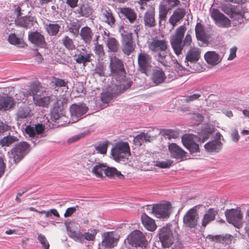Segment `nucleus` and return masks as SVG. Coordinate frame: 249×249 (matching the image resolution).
<instances>
[{
  "mask_svg": "<svg viewBox=\"0 0 249 249\" xmlns=\"http://www.w3.org/2000/svg\"><path fill=\"white\" fill-rule=\"evenodd\" d=\"M186 30V27L184 26H180L176 29L175 33L170 37V41L171 47L177 56L182 54L185 46H190L192 43L191 36L189 34V32L183 40Z\"/></svg>",
  "mask_w": 249,
  "mask_h": 249,
  "instance_id": "1",
  "label": "nucleus"
},
{
  "mask_svg": "<svg viewBox=\"0 0 249 249\" xmlns=\"http://www.w3.org/2000/svg\"><path fill=\"white\" fill-rule=\"evenodd\" d=\"M198 135L199 136L193 134H185L181 138L183 145L192 154L199 152V144L197 142H200V143L204 142L209 138V133Z\"/></svg>",
  "mask_w": 249,
  "mask_h": 249,
  "instance_id": "2",
  "label": "nucleus"
},
{
  "mask_svg": "<svg viewBox=\"0 0 249 249\" xmlns=\"http://www.w3.org/2000/svg\"><path fill=\"white\" fill-rule=\"evenodd\" d=\"M44 125L41 124H37L35 125H28L25 128L26 137H28L34 146L38 143L41 139L44 136Z\"/></svg>",
  "mask_w": 249,
  "mask_h": 249,
  "instance_id": "3",
  "label": "nucleus"
},
{
  "mask_svg": "<svg viewBox=\"0 0 249 249\" xmlns=\"http://www.w3.org/2000/svg\"><path fill=\"white\" fill-rule=\"evenodd\" d=\"M122 39V50L126 55H129L134 50L136 45L132 38V34L127 30L121 27L119 29Z\"/></svg>",
  "mask_w": 249,
  "mask_h": 249,
  "instance_id": "4",
  "label": "nucleus"
},
{
  "mask_svg": "<svg viewBox=\"0 0 249 249\" xmlns=\"http://www.w3.org/2000/svg\"><path fill=\"white\" fill-rule=\"evenodd\" d=\"M128 243L133 249H146L147 242L143 233L140 231L135 230L127 238Z\"/></svg>",
  "mask_w": 249,
  "mask_h": 249,
  "instance_id": "5",
  "label": "nucleus"
},
{
  "mask_svg": "<svg viewBox=\"0 0 249 249\" xmlns=\"http://www.w3.org/2000/svg\"><path fill=\"white\" fill-rule=\"evenodd\" d=\"M111 155L116 161L128 159L130 155L129 146L126 142H119L111 149Z\"/></svg>",
  "mask_w": 249,
  "mask_h": 249,
  "instance_id": "6",
  "label": "nucleus"
},
{
  "mask_svg": "<svg viewBox=\"0 0 249 249\" xmlns=\"http://www.w3.org/2000/svg\"><path fill=\"white\" fill-rule=\"evenodd\" d=\"M109 67L113 76L117 81L124 80L125 70L123 61L116 56L112 57L110 61Z\"/></svg>",
  "mask_w": 249,
  "mask_h": 249,
  "instance_id": "7",
  "label": "nucleus"
},
{
  "mask_svg": "<svg viewBox=\"0 0 249 249\" xmlns=\"http://www.w3.org/2000/svg\"><path fill=\"white\" fill-rule=\"evenodd\" d=\"M170 227L166 225L160 228L159 231V238L164 248L170 247L174 242V237Z\"/></svg>",
  "mask_w": 249,
  "mask_h": 249,
  "instance_id": "8",
  "label": "nucleus"
},
{
  "mask_svg": "<svg viewBox=\"0 0 249 249\" xmlns=\"http://www.w3.org/2000/svg\"><path fill=\"white\" fill-rule=\"evenodd\" d=\"M148 209L151 213L159 218H168L170 214L171 205L169 202L156 204L153 206H149Z\"/></svg>",
  "mask_w": 249,
  "mask_h": 249,
  "instance_id": "9",
  "label": "nucleus"
},
{
  "mask_svg": "<svg viewBox=\"0 0 249 249\" xmlns=\"http://www.w3.org/2000/svg\"><path fill=\"white\" fill-rule=\"evenodd\" d=\"M30 151V145L26 142H21L16 144L12 149L15 163L19 162Z\"/></svg>",
  "mask_w": 249,
  "mask_h": 249,
  "instance_id": "10",
  "label": "nucleus"
},
{
  "mask_svg": "<svg viewBox=\"0 0 249 249\" xmlns=\"http://www.w3.org/2000/svg\"><path fill=\"white\" fill-rule=\"evenodd\" d=\"M138 62L139 71L142 73L146 74L152 67V57L145 52L141 50L138 56Z\"/></svg>",
  "mask_w": 249,
  "mask_h": 249,
  "instance_id": "11",
  "label": "nucleus"
},
{
  "mask_svg": "<svg viewBox=\"0 0 249 249\" xmlns=\"http://www.w3.org/2000/svg\"><path fill=\"white\" fill-rule=\"evenodd\" d=\"M15 23L17 26L27 29L37 24V20L36 17L32 15H26L16 17Z\"/></svg>",
  "mask_w": 249,
  "mask_h": 249,
  "instance_id": "12",
  "label": "nucleus"
},
{
  "mask_svg": "<svg viewBox=\"0 0 249 249\" xmlns=\"http://www.w3.org/2000/svg\"><path fill=\"white\" fill-rule=\"evenodd\" d=\"M198 219V214L196 211V207L190 209L184 216L183 222L184 225L188 228H195L197 226Z\"/></svg>",
  "mask_w": 249,
  "mask_h": 249,
  "instance_id": "13",
  "label": "nucleus"
},
{
  "mask_svg": "<svg viewBox=\"0 0 249 249\" xmlns=\"http://www.w3.org/2000/svg\"><path fill=\"white\" fill-rule=\"evenodd\" d=\"M227 221L235 227L239 228L242 225V214L239 209H231L225 212Z\"/></svg>",
  "mask_w": 249,
  "mask_h": 249,
  "instance_id": "14",
  "label": "nucleus"
},
{
  "mask_svg": "<svg viewBox=\"0 0 249 249\" xmlns=\"http://www.w3.org/2000/svg\"><path fill=\"white\" fill-rule=\"evenodd\" d=\"M88 107L84 104H73L70 108V111L73 122H76L88 111Z\"/></svg>",
  "mask_w": 249,
  "mask_h": 249,
  "instance_id": "15",
  "label": "nucleus"
},
{
  "mask_svg": "<svg viewBox=\"0 0 249 249\" xmlns=\"http://www.w3.org/2000/svg\"><path fill=\"white\" fill-rule=\"evenodd\" d=\"M157 61L165 67H169L171 65L170 61H172L176 68L179 70L183 69L182 66L178 62L174 56L172 54H167V52H162L160 54V57L157 58Z\"/></svg>",
  "mask_w": 249,
  "mask_h": 249,
  "instance_id": "16",
  "label": "nucleus"
},
{
  "mask_svg": "<svg viewBox=\"0 0 249 249\" xmlns=\"http://www.w3.org/2000/svg\"><path fill=\"white\" fill-rule=\"evenodd\" d=\"M211 17L219 27L227 28L231 25L229 19L223 14L220 12L219 10L213 9L211 14Z\"/></svg>",
  "mask_w": 249,
  "mask_h": 249,
  "instance_id": "17",
  "label": "nucleus"
},
{
  "mask_svg": "<svg viewBox=\"0 0 249 249\" xmlns=\"http://www.w3.org/2000/svg\"><path fill=\"white\" fill-rule=\"evenodd\" d=\"M51 119L60 125H64L68 123V119L65 115V111H63V107H53L51 112Z\"/></svg>",
  "mask_w": 249,
  "mask_h": 249,
  "instance_id": "18",
  "label": "nucleus"
},
{
  "mask_svg": "<svg viewBox=\"0 0 249 249\" xmlns=\"http://www.w3.org/2000/svg\"><path fill=\"white\" fill-rule=\"evenodd\" d=\"M168 149L172 158L181 161L186 157L187 152L175 143L169 144Z\"/></svg>",
  "mask_w": 249,
  "mask_h": 249,
  "instance_id": "19",
  "label": "nucleus"
},
{
  "mask_svg": "<svg viewBox=\"0 0 249 249\" xmlns=\"http://www.w3.org/2000/svg\"><path fill=\"white\" fill-rule=\"evenodd\" d=\"M119 81L120 82L119 85L112 84L107 90L113 97L124 91L129 88L131 85V82H125L124 80Z\"/></svg>",
  "mask_w": 249,
  "mask_h": 249,
  "instance_id": "20",
  "label": "nucleus"
},
{
  "mask_svg": "<svg viewBox=\"0 0 249 249\" xmlns=\"http://www.w3.org/2000/svg\"><path fill=\"white\" fill-rule=\"evenodd\" d=\"M102 246L105 249H111L117 244L118 239L115 237L113 231L106 232L102 234Z\"/></svg>",
  "mask_w": 249,
  "mask_h": 249,
  "instance_id": "21",
  "label": "nucleus"
},
{
  "mask_svg": "<svg viewBox=\"0 0 249 249\" xmlns=\"http://www.w3.org/2000/svg\"><path fill=\"white\" fill-rule=\"evenodd\" d=\"M149 49L152 52H159L158 57H160V54L162 52H167V42L165 40L154 39L149 44Z\"/></svg>",
  "mask_w": 249,
  "mask_h": 249,
  "instance_id": "22",
  "label": "nucleus"
},
{
  "mask_svg": "<svg viewBox=\"0 0 249 249\" xmlns=\"http://www.w3.org/2000/svg\"><path fill=\"white\" fill-rule=\"evenodd\" d=\"M28 39L32 44L40 48H44L46 45L44 36L38 31L29 32Z\"/></svg>",
  "mask_w": 249,
  "mask_h": 249,
  "instance_id": "23",
  "label": "nucleus"
},
{
  "mask_svg": "<svg viewBox=\"0 0 249 249\" xmlns=\"http://www.w3.org/2000/svg\"><path fill=\"white\" fill-rule=\"evenodd\" d=\"M14 11L16 17L26 15L31 13L32 7L28 1L21 2L13 6Z\"/></svg>",
  "mask_w": 249,
  "mask_h": 249,
  "instance_id": "24",
  "label": "nucleus"
},
{
  "mask_svg": "<svg viewBox=\"0 0 249 249\" xmlns=\"http://www.w3.org/2000/svg\"><path fill=\"white\" fill-rule=\"evenodd\" d=\"M154 131V129H151L146 133L142 132L141 134L137 135L134 138V142L140 146L142 145V142H150L153 140L156 136L152 134V132Z\"/></svg>",
  "mask_w": 249,
  "mask_h": 249,
  "instance_id": "25",
  "label": "nucleus"
},
{
  "mask_svg": "<svg viewBox=\"0 0 249 249\" xmlns=\"http://www.w3.org/2000/svg\"><path fill=\"white\" fill-rule=\"evenodd\" d=\"M223 58L221 55L214 51H208L204 55L206 61L210 65L215 66L219 63Z\"/></svg>",
  "mask_w": 249,
  "mask_h": 249,
  "instance_id": "26",
  "label": "nucleus"
},
{
  "mask_svg": "<svg viewBox=\"0 0 249 249\" xmlns=\"http://www.w3.org/2000/svg\"><path fill=\"white\" fill-rule=\"evenodd\" d=\"M222 147V142L217 139L208 142L204 145L205 150L210 153H218L221 150Z\"/></svg>",
  "mask_w": 249,
  "mask_h": 249,
  "instance_id": "27",
  "label": "nucleus"
},
{
  "mask_svg": "<svg viewBox=\"0 0 249 249\" xmlns=\"http://www.w3.org/2000/svg\"><path fill=\"white\" fill-rule=\"evenodd\" d=\"M200 52L199 49L196 48H191L187 53L185 62L189 66L188 62L195 63L197 62L200 57Z\"/></svg>",
  "mask_w": 249,
  "mask_h": 249,
  "instance_id": "28",
  "label": "nucleus"
},
{
  "mask_svg": "<svg viewBox=\"0 0 249 249\" xmlns=\"http://www.w3.org/2000/svg\"><path fill=\"white\" fill-rule=\"evenodd\" d=\"M79 35L86 44H89L92 40L93 33L90 28L86 26L81 29Z\"/></svg>",
  "mask_w": 249,
  "mask_h": 249,
  "instance_id": "29",
  "label": "nucleus"
},
{
  "mask_svg": "<svg viewBox=\"0 0 249 249\" xmlns=\"http://www.w3.org/2000/svg\"><path fill=\"white\" fill-rule=\"evenodd\" d=\"M207 238L213 242L225 244L226 245L230 244L232 240L231 236L227 234L225 235H216L214 236L208 235Z\"/></svg>",
  "mask_w": 249,
  "mask_h": 249,
  "instance_id": "30",
  "label": "nucleus"
},
{
  "mask_svg": "<svg viewBox=\"0 0 249 249\" xmlns=\"http://www.w3.org/2000/svg\"><path fill=\"white\" fill-rule=\"evenodd\" d=\"M217 213V211L213 208L209 209L203 215L201 226L204 228L206 227L210 222L215 219Z\"/></svg>",
  "mask_w": 249,
  "mask_h": 249,
  "instance_id": "31",
  "label": "nucleus"
},
{
  "mask_svg": "<svg viewBox=\"0 0 249 249\" xmlns=\"http://www.w3.org/2000/svg\"><path fill=\"white\" fill-rule=\"evenodd\" d=\"M165 79V74L162 70L156 69L153 71L152 75V81L156 85L163 83Z\"/></svg>",
  "mask_w": 249,
  "mask_h": 249,
  "instance_id": "32",
  "label": "nucleus"
},
{
  "mask_svg": "<svg viewBox=\"0 0 249 249\" xmlns=\"http://www.w3.org/2000/svg\"><path fill=\"white\" fill-rule=\"evenodd\" d=\"M31 109L26 106L19 107L16 114V120L18 121H22L30 116Z\"/></svg>",
  "mask_w": 249,
  "mask_h": 249,
  "instance_id": "33",
  "label": "nucleus"
},
{
  "mask_svg": "<svg viewBox=\"0 0 249 249\" xmlns=\"http://www.w3.org/2000/svg\"><path fill=\"white\" fill-rule=\"evenodd\" d=\"M33 101L36 106L48 107L50 103V98L49 96L41 95H36L33 98Z\"/></svg>",
  "mask_w": 249,
  "mask_h": 249,
  "instance_id": "34",
  "label": "nucleus"
},
{
  "mask_svg": "<svg viewBox=\"0 0 249 249\" xmlns=\"http://www.w3.org/2000/svg\"><path fill=\"white\" fill-rule=\"evenodd\" d=\"M14 105V100L12 97L9 96L0 97V110H7Z\"/></svg>",
  "mask_w": 249,
  "mask_h": 249,
  "instance_id": "35",
  "label": "nucleus"
},
{
  "mask_svg": "<svg viewBox=\"0 0 249 249\" xmlns=\"http://www.w3.org/2000/svg\"><path fill=\"white\" fill-rule=\"evenodd\" d=\"M141 220L143 226L149 231H154L156 229V225L154 220L145 213L141 216Z\"/></svg>",
  "mask_w": 249,
  "mask_h": 249,
  "instance_id": "36",
  "label": "nucleus"
},
{
  "mask_svg": "<svg viewBox=\"0 0 249 249\" xmlns=\"http://www.w3.org/2000/svg\"><path fill=\"white\" fill-rule=\"evenodd\" d=\"M185 15V11L183 8H178L170 17L169 21L173 26H175L177 22L181 19Z\"/></svg>",
  "mask_w": 249,
  "mask_h": 249,
  "instance_id": "37",
  "label": "nucleus"
},
{
  "mask_svg": "<svg viewBox=\"0 0 249 249\" xmlns=\"http://www.w3.org/2000/svg\"><path fill=\"white\" fill-rule=\"evenodd\" d=\"M143 20L146 26H155L156 24L154 11L151 9L148 10L144 14Z\"/></svg>",
  "mask_w": 249,
  "mask_h": 249,
  "instance_id": "38",
  "label": "nucleus"
},
{
  "mask_svg": "<svg viewBox=\"0 0 249 249\" xmlns=\"http://www.w3.org/2000/svg\"><path fill=\"white\" fill-rule=\"evenodd\" d=\"M91 54L88 53L85 50L82 49V51L75 55V60L79 64H86L87 62L90 61Z\"/></svg>",
  "mask_w": 249,
  "mask_h": 249,
  "instance_id": "39",
  "label": "nucleus"
},
{
  "mask_svg": "<svg viewBox=\"0 0 249 249\" xmlns=\"http://www.w3.org/2000/svg\"><path fill=\"white\" fill-rule=\"evenodd\" d=\"M18 141V137L12 135L9 133V135L3 137L0 140V146H10L13 143L17 142Z\"/></svg>",
  "mask_w": 249,
  "mask_h": 249,
  "instance_id": "40",
  "label": "nucleus"
},
{
  "mask_svg": "<svg viewBox=\"0 0 249 249\" xmlns=\"http://www.w3.org/2000/svg\"><path fill=\"white\" fill-rule=\"evenodd\" d=\"M67 27L69 31L75 36H77L79 34L80 24L77 19L70 20Z\"/></svg>",
  "mask_w": 249,
  "mask_h": 249,
  "instance_id": "41",
  "label": "nucleus"
},
{
  "mask_svg": "<svg viewBox=\"0 0 249 249\" xmlns=\"http://www.w3.org/2000/svg\"><path fill=\"white\" fill-rule=\"evenodd\" d=\"M44 24L46 31L51 36H56L60 31V26L57 23H44Z\"/></svg>",
  "mask_w": 249,
  "mask_h": 249,
  "instance_id": "42",
  "label": "nucleus"
},
{
  "mask_svg": "<svg viewBox=\"0 0 249 249\" xmlns=\"http://www.w3.org/2000/svg\"><path fill=\"white\" fill-rule=\"evenodd\" d=\"M106 45L108 49V52L113 53H117L120 47L118 40L112 37L107 38Z\"/></svg>",
  "mask_w": 249,
  "mask_h": 249,
  "instance_id": "43",
  "label": "nucleus"
},
{
  "mask_svg": "<svg viewBox=\"0 0 249 249\" xmlns=\"http://www.w3.org/2000/svg\"><path fill=\"white\" fill-rule=\"evenodd\" d=\"M107 169L106 164L103 163H96L92 169L91 172L97 177L101 178L103 177V172L105 174Z\"/></svg>",
  "mask_w": 249,
  "mask_h": 249,
  "instance_id": "44",
  "label": "nucleus"
},
{
  "mask_svg": "<svg viewBox=\"0 0 249 249\" xmlns=\"http://www.w3.org/2000/svg\"><path fill=\"white\" fill-rule=\"evenodd\" d=\"M40 86L37 83H33L29 87V89L26 91L27 96H32L33 98L36 95H38L41 94L40 91Z\"/></svg>",
  "mask_w": 249,
  "mask_h": 249,
  "instance_id": "45",
  "label": "nucleus"
},
{
  "mask_svg": "<svg viewBox=\"0 0 249 249\" xmlns=\"http://www.w3.org/2000/svg\"><path fill=\"white\" fill-rule=\"evenodd\" d=\"M105 171V175L110 178H118L121 179L124 178V176L115 168L109 167L107 166V169Z\"/></svg>",
  "mask_w": 249,
  "mask_h": 249,
  "instance_id": "46",
  "label": "nucleus"
},
{
  "mask_svg": "<svg viewBox=\"0 0 249 249\" xmlns=\"http://www.w3.org/2000/svg\"><path fill=\"white\" fill-rule=\"evenodd\" d=\"M98 231L96 229H89L87 232L82 233V242L84 241V239L89 241L94 240Z\"/></svg>",
  "mask_w": 249,
  "mask_h": 249,
  "instance_id": "47",
  "label": "nucleus"
},
{
  "mask_svg": "<svg viewBox=\"0 0 249 249\" xmlns=\"http://www.w3.org/2000/svg\"><path fill=\"white\" fill-rule=\"evenodd\" d=\"M63 46L68 50L72 51L75 49V45L73 40L68 36H64L61 39Z\"/></svg>",
  "mask_w": 249,
  "mask_h": 249,
  "instance_id": "48",
  "label": "nucleus"
},
{
  "mask_svg": "<svg viewBox=\"0 0 249 249\" xmlns=\"http://www.w3.org/2000/svg\"><path fill=\"white\" fill-rule=\"evenodd\" d=\"M109 144V142L108 141L99 142L94 146L95 149L97 153L103 155L106 154Z\"/></svg>",
  "mask_w": 249,
  "mask_h": 249,
  "instance_id": "49",
  "label": "nucleus"
},
{
  "mask_svg": "<svg viewBox=\"0 0 249 249\" xmlns=\"http://www.w3.org/2000/svg\"><path fill=\"white\" fill-rule=\"evenodd\" d=\"M121 13L129 20L130 22H133L136 18L134 12L130 8H125L121 10Z\"/></svg>",
  "mask_w": 249,
  "mask_h": 249,
  "instance_id": "50",
  "label": "nucleus"
},
{
  "mask_svg": "<svg viewBox=\"0 0 249 249\" xmlns=\"http://www.w3.org/2000/svg\"><path fill=\"white\" fill-rule=\"evenodd\" d=\"M195 32L197 40L204 41L205 38V33L201 24L197 23L195 28Z\"/></svg>",
  "mask_w": 249,
  "mask_h": 249,
  "instance_id": "51",
  "label": "nucleus"
},
{
  "mask_svg": "<svg viewBox=\"0 0 249 249\" xmlns=\"http://www.w3.org/2000/svg\"><path fill=\"white\" fill-rule=\"evenodd\" d=\"M103 15L105 19V21L110 26H112L115 23V19L112 15L111 10L108 8L105 9L103 12Z\"/></svg>",
  "mask_w": 249,
  "mask_h": 249,
  "instance_id": "52",
  "label": "nucleus"
},
{
  "mask_svg": "<svg viewBox=\"0 0 249 249\" xmlns=\"http://www.w3.org/2000/svg\"><path fill=\"white\" fill-rule=\"evenodd\" d=\"M8 41L10 43L15 45H18L19 47H23V43L22 40L17 37L15 34H11L8 36Z\"/></svg>",
  "mask_w": 249,
  "mask_h": 249,
  "instance_id": "53",
  "label": "nucleus"
},
{
  "mask_svg": "<svg viewBox=\"0 0 249 249\" xmlns=\"http://www.w3.org/2000/svg\"><path fill=\"white\" fill-rule=\"evenodd\" d=\"M180 1L178 0H162L160 3L170 10L178 5Z\"/></svg>",
  "mask_w": 249,
  "mask_h": 249,
  "instance_id": "54",
  "label": "nucleus"
},
{
  "mask_svg": "<svg viewBox=\"0 0 249 249\" xmlns=\"http://www.w3.org/2000/svg\"><path fill=\"white\" fill-rule=\"evenodd\" d=\"M79 13L81 16L89 17L92 14V9L88 5L84 4L80 7Z\"/></svg>",
  "mask_w": 249,
  "mask_h": 249,
  "instance_id": "55",
  "label": "nucleus"
},
{
  "mask_svg": "<svg viewBox=\"0 0 249 249\" xmlns=\"http://www.w3.org/2000/svg\"><path fill=\"white\" fill-rule=\"evenodd\" d=\"M11 129V125L4 120H0V136L3 135Z\"/></svg>",
  "mask_w": 249,
  "mask_h": 249,
  "instance_id": "56",
  "label": "nucleus"
},
{
  "mask_svg": "<svg viewBox=\"0 0 249 249\" xmlns=\"http://www.w3.org/2000/svg\"><path fill=\"white\" fill-rule=\"evenodd\" d=\"M154 165L158 166L160 168H169L173 163V161L170 160H168L166 161H154Z\"/></svg>",
  "mask_w": 249,
  "mask_h": 249,
  "instance_id": "57",
  "label": "nucleus"
},
{
  "mask_svg": "<svg viewBox=\"0 0 249 249\" xmlns=\"http://www.w3.org/2000/svg\"><path fill=\"white\" fill-rule=\"evenodd\" d=\"M169 10L161 3L159 6V18L160 21L165 20Z\"/></svg>",
  "mask_w": 249,
  "mask_h": 249,
  "instance_id": "58",
  "label": "nucleus"
},
{
  "mask_svg": "<svg viewBox=\"0 0 249 249\" xmlns=\"http://www.w3.org/2000/svg\"><path fill=\"white\" fill-rule=\"evenodd\" d=\"M113 96L109 91L104 92L101 94V100L104 103L107 104L112 99Z\"/></svg>",
  "mask_w": 249,
  "mask_h": 249,
  "instance_id": "59",
  "label": "nucleus"
},
{
  "mask_svg": "<svg viewBox=\"0 0 249 249\" xmlns=\"http://www.w3.org/2000/svg\"><path fill=\"white\" fill-rule=\"evenodd\" d=\"M52 83L53 85H54L57 87H65L67 84V82L64 79L56 77H53V78Z\"/></svg>",
  "mask_w": 249,
  "mask_h": 249,
  "instance_id": "60",
  "label": "nucleus"
},
{
  "mask_svg": "<svg viewBox=\"0 0 249 249\" xmlns=\"http://www.w3.org/2000/svg\"><path fill=\"white\" fill-rule=\"evenodd\" d=\"M94 51L95 53L99 57H102L105 55V52L104 47L102 45L96 44L95 45Z\"/></svg>",
  "mask_w": 249,
  "mask_h": 249,
  "instance_id": "61",
  "label": "nucleus"
},
{
  "mask_svg": "<svg viewBox=\"0 0 249 249\" xmlns=\"http://www.w3.org/2000/svg\"><path fill=\"white\" fill-rule=\"evenodd\" d=\"M105 67L101 64L97 65L94 70V74H97L99 76H104L105 75Z\"/></svg>",
  "mask_w": 249,
  "mask_h": 249,
  "instance_id": "62",
  "label": "nucleus"
},
{
  "mask_svg": "<svg viewBox=\"0 0 249 249\" xmlns=\"http://www.w3.org/2000/svg\"><path fill=\"white\" fill-rule=\"evenodd\" d=\"M69 235L75 241L82 242V233L76 232L75 231H69Z\"/></svg>",
  "mask_w": 249,
  "mask_h": 249,
  "instance_id": "63",
  "label": "nucleus"
},
{
  "mask_svg": "<svg viewBox=\"0 0 249 249\" xmlns=\"http://www.w3.org/2000/svg\"><path fill=\"white\" fill-rule=\"evenodd\" d=\"M235 13L236 14L242 16L245 18H249V12L248 11V9L247 8H243L241 7V9H238L237 11H235Z\"/></svg>",
  "mask_w": 249,
  "mask_h": 249,
  "instance_id": "64",
  "label": "nucleus"
}]
</instances>
